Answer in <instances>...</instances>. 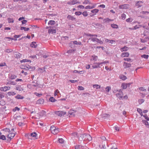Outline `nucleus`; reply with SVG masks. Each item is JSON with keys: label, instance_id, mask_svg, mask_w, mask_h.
Wrapping results in <instances>:
<instances>
[{"label": "nucleus", "instance_id": "obj_1", "mask_svg": "<svg viewBox=\"0 0 149 149\" xmlns=\"http://www.w3.org/2000/svg\"><path fill=\"white\" fill-rule=\"evenodd\" d=\"M100 139L101 140L100 141L101 144L99 145V147L104 149L106 148V146L107 145V142L106 141V138L105 137L102 136L101 137Z\"/></svg>", "mask_w": 149, "mask_h": 149}, {"label": "nucleus", "instance_id": "obj_2", "mask_svg": "<svg viewBox=\"0 0 149 149\" xmlns=\"http://www.w3.org/2000/svg\"><path fill=\"white\" fill-rule=\"evenodd\" d=\"M97 35H94V36L92 37H90L89 38V40H91L92 42H96L97 43H99L100 44H102L103 43L102 41L99 40L98 38H97Z\"/></svg>", "mask_w": 149, "mask_h": 149}, {"label": "nucleus", "instance_id": "obj_3", "mask_svg": "<svg viewBox=\"0 0 149 149\" xmlns=\"http://www.w3.org/2000/svg\"><path fill=\"white\" fill-rule=\"evenodd\" d=\"M50 130L51 132L54 134H57L59 132V129L53 125L51 127Z\"/></svg>", "mask_w": 149, "mask_h": 149}, {"label": "nucleus", "instance_id": "obj_4", "mask_svg": "<svg viewBox=\"0 0 149 149\" xmlns=\"http://www.w3.org/2000/svg\"><path fill=\"white\" fill-rule=\"evenodd\" d=\"M28 138L31 139L35 140L37 139V134L36 132H33L29 135Z\"/></svg>", "mask_w": 149, "mask_h": 149}, {"label": "nucleus", "instance_id": "obj_5", "mask_svg": "<svg viewBox=\"0 0 149 149\" xmlns=\"http://www.w3.org/2000/svg\"><path fill=\"white\" fill-rule=\"evenodd\" d=\"M16 134V132L15 130V129L13 128L10 131V140L12 139L15 136Z\"/></svg>", "mask_w": 149, "mask_h": 149}, {"label": "nucleus", "instance_id": "obj_6", "mask_svg": "<svg viewBox=\"0 0 149 149\" xmlns=\"http://www.w3.org/2000/svg\"><path fill=\"white\" fill-rule=\"evenodd\" d=\"M55 113L58 116H61L65 115L66 114V112L62 111H56Z\"/></svg>", "mask_w": 149, "mask_h": 149}, {"label": "nucleus", "instance_id": "obj_7", "mask_svg": "<svg viewBox=\"0 0 149 149\" xmlns=\"http://www.w3.org/2000/svg\"><path fill=\"white\" fill-rule=\"evenodd\" d=\"M123 93L122 91H119L118 93H117L116 94V97L120 100L122 99L123 97Z\"/></svg>", "mask_w": 149, "mask_h": 149}, {"label": "nucleus", "instance_id": "obj_8", "mask_svg": "<svg viewBox=\"0 0 149 149\" xmlns=\"http://www.w3.org/2000/svg\"><path fill=\"white\" fill-rule=\"evenodd\" d=\"M85 138L84 139V141H90L92 140V138L91 136L89 134H84Z\"/></svg>", "mask_w": 149, "mask_h": 149}, {"label": "nucleus", "instance_id": "obj_9", "mask_svg": "<svg viewBox=\"0 0 149 149\" xmlns=\"http://www.w3.org/2000/svg\"><path fill=\"white\" fill-rule=\"evenodd\" d=\"M129 7V5L127 4L120 5L119 6V8L120 9H126L128 8Z\"/></svg>", "mask_w": 149, "mask_h": 149}, {"label": "nucleus", "instance_id": "obj_10", "mask_svg": "<svg viewBox=\"0 0 149 149\" xmlns=\"http://www.w3.org/2000/svg\"><path fill=\"white\" fill-rule=\"evenodd\" d=\"M101 64H102V63H94L92 67L93 69L97 68L100 67V65Z\"/></svg>", "mask_w": 149, "mask_h": 149}, {"label": "nucleus", "instance_id": "obj_11", "mask_svg": "<svg viewBox=\"0 0 149 149\" xmlns=\"http://www.w3.org/2000/svg\"><path fill=\"white\" fill-rule=\"evenodd\" d=\"M131 83L125 84L123 83L122 84V87L124 89H126L127 87H129Z\"/></svg>", "mask_w": 149, "mask_h": 149}, {"label": "nucleus", "instance_id": "obj_12", "mask_svg": "<svg viewBox=\"0 0 149 149\" xmlns=\"http://www.w3.org/2000/svg\"><path fill=\"white\" fill-rule=\"evenodd\" d=\"M129 55V54L128 52H123L121 55V56L122 57H128Z\"/></svg>", "mask_w": 149, "mask_h": 149}, {"label": "nucleus", "instance_id": "obj_13", "mask_svg": "<svg viewBox=\"0 0 149 149\" xmlns=\"http://www.w3.org/2000/svg\"><path fill=\"white\" fill-rule=\"evenodd\" d=\"M123 66L125 68H129L131 66V64L130 63H127L124 62L123 64Z\"/></svg>", "mask_w": 149, "mask_h": 149}, {"label": "nucleus", "instance_id": "obj_14", "mask_svg": "<svg viewBox=\"0 0 149 149\" xmlns=\"http://www.w3.org/2000/svg\"><path fill=\"white\" fill-rule=\"evenodd\" d=\"M44 100L43 99H40L37 101L36 103L39 104H42L44 102Z\"/></svg>", "mask_w": 149, "mask_h": 149}, {"label": "nucleus", "instance_id": "obj_15", "mask_svg": "<svg viewBox=\"0 0 149 149\" xmlns=\"http://www.w3.org/2000/svg\"><path fill=\"white\" fill-rule=\"evenodd\" d=\"M56 33V30L53 29H50L48 31V33L49 34L55 33Z\"/></svg>", "mask_w": 149, "mask_h": 149}, {"label": "nucleus", "instance_id": "obj_16", "mask_svg": "<svg viewBox=\"0 0 149 149\" xmlns=\"http://www.w3.org/2000/svg\"><path fill=\"white\" fill-rule=\"evenodd\" d=\"M9 87L4 86V87L1 88L0 90L1 91H6L9 89Z\"/></svg>", "mask_w": 149, "mask_h": 149}, {"label": "nucleus", "instance_id": "obj_17", "mask_svg": "<svg viewBox=\"0 0 149 149\" xmlns=\"http://www.w3.org/2000/svg\"><path fill=\"white\" fill-rule=\"evenodd\" d=\"M67 18L69 19L72 21L76 19L73 16L70 15H68V16H67Z\"/></svg>", "mask_w": 149, "mask_h": 149}, {"label": "nucleus", "instance_id": "obj_18", "mask_svg": "<svg viewBox=\"0 0 149 149\" xmlns=\"http://www.w3.org/2000/svg\"><path fill=\"white\" fill-rule=\"evenodd\" d=\"M84 134L81 135L79 137V140L80 141H82V140L84 141V139L85 138Z\"/></svg>", "mask_w": 149, "mask_h": 149}, {"label": "nucleus", "instance_id": "obj_19", "mask_svg": "<svg viewBox=\"0 0 149 149\" xmlns=\"http://www.w3.org/2000/svg\"><path fill=\"white\" fill-rule=\"evenodd\" d=\"M129 49L128 47L126 46H125L123 47L122 48L120 49V51L121 52H125L127 51Z\"/></svg>", "mask_w": 149, "mask_h": 149}, {"label": "nucleus", "instance_id": "obj_20", "mask_svg": "<svg viewBox=\"0 0 149 149\" xmlns=\"http://www.w3.org/2000/svg\"><path fill=\"white\" fill-rule=\"evenodd\" d=\"M30 46L31 47L36 48L37 46V44L36 42H33L30 45Z\"/></svg>", "mask_w": 149, "mask_h": 149}, {"label": "nucleus", "instance_id": "obj_21", "mask_svg": "<svg viewBox=\"0 0 149 149\" xmlns=\"http://www.w3.org/2000/svg\"><path fill=\"white\" fill-rule=\"evenodd\" d=\"M119 77L120 79L123 80H125L127 78L126 76L123 74L120 75Z\"/></svg>", "mask_w": 149, "mask_h": 149}, {"label": "nucleus", "instance_id": "obj_22", "mask_svg": "<svg viewBox=\"0 0 149 149\" xmlns=\"http://www.w3.org/2000/svg\"><path fill=\"white\" fill-rule=\"evenodd\" d=\"M55 24V21L54 20H51L49 21L48 23V24L49 25H53Z\"/></svg>", "mask_w": 149, "mask_h": 149}, {"label": "nucleus", "instance_id": "obj_23", "mask_svg": "<svg viewBox=\"0 0 149 149\" xmlns=\"http://www.w3.org/2000/svg\"><path fill=\"white\" fill-rule=\"evenodd\" d=\"M21 56V54L18 52H16L15 54V57L17 58H20Z\"/></svg>", "mask_w": 149, "mask_h": 149}, {"label": "nucleus", "instance_id": "obj_24", "mask_svg": "<svg viewBox=\"0 0 149 149\" xmlns=\"http://www.w3.org/2000/svg\"><path fill=\"white\" fill-rule=\"evenodd\" d=\"M143 2L141 1H138L136 3V6H138V7H140L142 5Z\"/></svg>", "mask_w": 149, "mask_h": 149}, {"label": "nucleus", "instance_id": "obj_25", "mask_svg": "<svg viewBox=\"0 0 149 149\" xmlns=\"http://www.w3.org/2000/svg\"><path fill=\"white\" fill-rule=\"evenodd\" d=\"M73 43L77 45H82V43L81 42H78L77 41H72Z\"/></svg>", "mask_w": 149, "mask_h": 149}, {"label": "nucleus", "instance_id": "obj_26", "mask_svg": "<svg viewBox=\"0 0 149 149\" xmlns=\"http://www.w3.org/2000/svg\"><path fill=\"white\" fill-rule=\"evenodd\" d=\"M93 88H95L96 89H100L101 88L100 86L97 84L93 85Z\"/></svg>", "mask_w": 149, "mask_h": 149}, {"label": "nucleus", "instance_id": "obj_27", "mask_svg": "<svg viewBox=\"0 0 149 149\" xmlns=\"http://www.w3.org/2000/svg\"><path fill=\"white\" fill-rule=\"evenodd\" d=\"M3 131L5 132H7V137H8L9 133V129L8 128L4 129L3 130Z\"/></svg>", "mask_w": 149, "mask_h": 149}, {"label": "nucleus", "instance_id": "obj_28", "mask_svg": "<svg viewBox=\"0 0 149 149\" xmlns=\"http://www.w3.org/2000/svg\"><path fill=\"white\" fill-rule=\"evenodd\" d=\"M99 11V10L98 9H94L92 10H91V12L95 14L96 13L98 12Z\"/></svg>", "mask_w": 149, "mask_h": 149}, {"label": "nucleus", "instance_id": "obj_29", "mask_svg": "<svg viewBox=\"0 0 149 149\" xmlns=\"http://www.w3.org/2000/svg\"><path fill=\"white\" fill-rule=\"evenodd\" d=\"M92 59H91V60H93L95 61H96L97 58V56L93 55L92 56Z\"/></svg>", "mask_w": 149, "mask_h": 149}, {"label": "nucleus", "instance_id": "obj_30", "mask_svg": "<svg viewBox=\"0 0 149 149\" xmlns=\"http://www.w3.org/2000/svg\"><path fill=\"white\" fill-rule=\"evenodd\" d=\"M15 98L17 99H23L24 98L23 96H22L20 95H18L16 96Z\"/></svg>", "mask_w": 149, "mask_h": 149}, {"label": "nucleus", "instance_id": "obj_31", "mask_svg": "<svg viewBox=\"0 0 149 149\" xmlns=\"http://www.w3.org/2000/svg\"><path fill=\"white\" fill-rule=\"evenodd\" d=\"M49 100L52 102H55L56 101V100H55L53 97H51L49 98Z\"/></svg>", "mask_w": 149, "mask_h": 149}, {"label": "nucleus", "instance_id": "obj_32", "mask_svg": "<svg viewBox=\"0 0 149 149\" xmlns=\"http://www.w3.org/2000/svg\"><path fill=\"white\" fill-rule=\"evenodd\" d=\"M111 27L113 28L117 29L118 28V26L117 25L114 24L111 25Z\"/></svg>", "mask_w": 149, "mask_h": 149}, {"label": "nucleus", "instance_id": "obj_33", "mask_svg": "<svg viewBox=\"0 0 149 149\" xmlns=\"http://www.w3.org/2000/svg\"><path fill=\"white\" fill-rule=\"evenodd\" d=\"M21 30H24L25 31H27L29 30V29L28 28H26L24 27H21L20 29Z\"/></svg>", "mask_w": 149, "mask_h": 149}, {"label": "nucleus", "instance_id": "obj_34", "mask_svg": "<svg viewBox=\"0 0 149 149\" xmlns=\"http://www.w3.org/2000/svg\"><path fill=\"white\" fill-rule=\"evenodd\" d=\"M76 51V49H70V50H68L67 52V53H73V52H75Z\"/></svg>", "mask_w": 149, "mask_h": 149}, {"label": "nucleus", "instance_id": "obj_35", "mask_svg": "<svg viewBox=\"0 0 149 149\" xmlns=\"http://www.w3.org/2000/svg\"><path fill=\"white\" fill-rule=\"evenodd\" d=\"M94 7L95 6H86L85 8L86 9H91L94 8Z\"/></svg>", "mask_w": 149, "mask_h": 149}, {"label": "nucleus", "instance_id": "obj_36", "mask_svg": "<svg viewBox=\"0 0 149 149\" xmlns=\"http://www.w3.org/2000/svg\"><path fill=\"white\" fill-rule=\"evenodd\" d=\"M30 61H31L29 60L24 59L21 60L20 61V62L22 63L23 62H29Z\"/></svg>", "mask_w": 149, "mask_h": 149}, {"label": "nucleus", "instance_id": "obj_37", "mask_svg": "<svg viewBox=\"0 0 149 149\" xmlns=\"http://www.w3.org/2000/svg\"><path fill=\"white\" fill-rule=\"evenodd\" d=\"M58 142L60 143H64V141L63 139L60 138L59 139Z\"/></svg>", "mask_w": 149, "mask_h": 149}, {"label": "nucleus", "instance_id": "obj_38", "mask_svg": "<svg viewBox=\"0 0 149 149\" xmlns=\"http://www.w3.org/2000/svg\"><path fill=\"white\" fill-rule=\"evenodd\" d=\"M83 16L84 17H86L87 16L88 14L87 11H84L82 13Z\"/></svg>", "mask_w": 149, "mask_h": 149}, {"label": "nucleus", "instance_id": "obj_39", "mask_svg": "<svg viewBox=\"0 0 149 149\" xmlns=\"http://www.w3.org/2000/svg\"><path fill=\"white\" fill-rule=\"evenodd\" d=\"M141 26L139 25H136L134 27V29H139V28Z\"/></svg>", "mask_w": 149, "mask_h": 149}, {"label": "nucleus", "instance_id": "obj_40", "mask_svg": "<svg viewBox=\"0 0 149 149\" xmlns=\"http://www.w3.org/2000/svg\"><path fill=\"white\" fill-rule=\"evenodd\" d=\"M133 19L132 18H129L126 20V21L127 22H130L132 21Z\"/></svg>", "mask_w": 149, "mask_h": 149}, {"label": "nucleus", "instance_id": "obj_41", "mask_svg": "<svg viewBox=\"0 0 149 149\" xmlns=\"http://www.w3.org/2000/svg\"><path fill=\"white\" fill-rule=\"evenodd\" d=\"M141 57L142 58H143L146 59H147L148 57V55H141Z\"/></svg>", "mask_w": 149, "mask_h": 149}, {"label": "nucleus", "instance_id": "obj_42", "mask_svg": "<svg viewBox=\"0 0 149 149\" xmlns=\"http://www.w3.org/2000/svg\"><path fill=\"white\" fill-rule=\"evenodd\" d=\"M111 89L110 86H108L106 88V91L107 92H109Z\"/></svg>", "mask_w": 149, "mask_h": 149}, {"label": "nucleus", "instance_id": "obj_43", "mask_svg": "<svg viewBox=\"0 0 149 149\" xmlns=\"http://www.w3.org/2000/svg\"><path fill=\"white\" fill-rule=\"evenodd\" d=\"M19 110H20V109L19 108H18L17 107H16L15 108L13 109V112H15L17 110L18 111H19Z\"/></svg>", "mask_w": 149, "mask_h": 149}, {"label": "nucleus", "instance_id": "obj_44", "mask_svg": "<svg viewBox=\"0 0 149 149\" xmlns=\"http://www.w3.org/2000/svg\"><path fill=\"white\" fill-rule=\"evenodd\" d=\"M82 14V13L80 11L76 12L75 13V14L76 15H80Z\"/></svg>", "mask_w": 149, "mask_h": 149}, {"label": "nucleus", "instance_id": "obj_45", "mask_svg": "<svg viewBox=\"0 0 149 149\" xmlns=\"http://www.w3.org/2000/svg\"><path fill=\"white\" fill-rule=\"evenodd\" d=\"M0 139H2L3 140H5L6 139V138L4 135H2L0 137Z\"/></svg>", "mask_w": 149, "mask_h": 149}, {"label": "nucleus", "instance_id": "obj_46", "mask_svg": "<svg viewBox=\"0 0 149 149\" xmlns=\"http://www.w3.org/2000/svg\"><path fill=\"white\" fill-rule=\"evenodd\" d=\"M59 93V91L58 89L56 90L54 92V96H56Z\"/></svg>", "mask_w": 149, "mask_h": 149}, {"label": "nucleus", "instance_id": "obj_47", "mask_svg": "<svg viewBox=\"0 0 149 149\" xmlns=\"http://www.w3.org/2000/svg\"><path fill=\"white\" fill-rule=\"evenodd\" d=\"M78 89L79 90H84V88L82 86H79L78 87Z\"/></svg>", "mask_w": 149, "mask_h": 149}, {"label": "nucleus", "instance_id": "obj_48", "mask_svg": "<svg viewBox=\"0 0 149 149\" xmlns=\"http://www.w3.org/2000/svg\"><path fill=\"white\" fill-rule=\"evenodd\" d=\"M121 17L122 19H125L126 17V15L125 14H123L122 15Z\"/></svg>", "mask_w": 149, "mask_h": 149}, {"label": "nucleus", "instance_id": "obj_49", "mask_svg": "<svg viewBox=\"0 0 149 149\" xmlns=\"http://www.w3.org/2000/svg\"><path fill=\"white\" fill-rule=\"evenodd\" d=\"M82 147L81 146H75V149H81V148Z\"/></svg>", "mask_w": 149, "mask_h": 149}, {"label": "nucleus", "instance_id": "obj_50", "mask_svg": "<svg viewBox=\"0 0 149 149\" xmlns=\"http://www.w3.org/2000/svg\"><path fill=\"white\" fill-rule=\"evenodd\" d=\"M34 94H35L37 96L40 97L41 95H42V94H40L39 93H38L36 92H35L34 93Z\"/></svg>", "mask_w": 149, "mask_h": 149}, {"label": "nucleus", "instance_id": "obj_51", "mask_svg": "<svg viewBox=\"0 0 149 149\" xmlns=\"http://www.w3.org/2000/svg\"><path fill=\"white\" fill-rule=\"evenodd\" d=\"M89 3V1L88 0H86L83 2V4H87Z\"/></svg>", "mask_w": 149, "mask_h": 149}, {"label": "nucleus", "instance_id": "obj_52", "mask_svg": "<svg viewBox=\"0 0 149 149\" xmlns=\"http://www.w3.org/2000/svg\"><path fill=\"white\" fill-rule=\"evenodd\" d=\"M70 81L72 83H74L76 82H77L78 81L77 80H70Z\"/></svg>", "mask_w": 149, "mask_h": 149}, {"label": "nucleus", "instance_id": "obj_53", "mask_svg": "<svg viewBox=\"0 0 149 149\" xmlns=\"http://www.w3.org/2000/svg\"><path fill=\"white\" fill-rule=\"evenodd\" d=\"M16 78V76L15 75H11V79H15Z\"/></svg>", "mask_w": 149, "mask_h": 149}, {"label": "nucleus", "instance_id": "obj_54", "mask_svg": "<svg viewBox=\"0 0 149 149\" xmlns=\"http://www.w3.org/2000/svg\"><path fill=\"white\" fill-rule=\"evenodd\" d=\"M139 89L140 90H141L142 91H146V89H144L143 87H141L140 88H139Z\"/></svg>", "mask_w": 149, "mask_h": 149}, {"label": "nucleus", "instance_id": "obj_55", "mask_svg": "<svg viewBox=\"0 0 149 149\" xmlns=\"http://www.w3.org/2000/svg\"><path fill=\"white\" fill-rule=\"evenodd\" d=\"M77 8L81 9H84V7L82 5H79L77 6Z\"/></svg>", "mask_w": 149, "mask_h": 149}, {"label": "nucleus", "instance_id": "obj_56", "mask_svg": "<svg viewBox=\"0 0 149 149\" xmlns=\"http://www.w3.org/2000/svg\"><path fill=\"white\" fill-rule=\"evenodd\" d=\"M16 93L14 92H10V95H15Z\"/></svg>", "mask_w": 149, "mask_h": 149}, {"label": "nucleus", "instance_id": "obj_57", "mask_svg": "<svg viewBox=\"0 0 149 149\" xmlns=\"http://www.w3.org/2000/svg\"><path fill=\"white\" fill-rule=\"evenodd\" d=\"M105 68L106 70H111V68L110 67V68H109L107 66H106L105 67Z\"/></svg>", "mask_w": 149, "mask_h": 149}, {"label": "nucleus", "instance_id": "obj_58", "mask_svg": "<svg viewBox=\"0 0 149 149\" xmlns=\"http://www.w3.org/2000/svg\"><path fill=\"white\" fill-rule=\"evenodd\" d=\"M124 60L125 61H131V59L130 58H125L124 59Z\"/></svg>", "mask_w": 149, "mask_h": 149}, {"label": "nucleus", "instance_id": "obj_59", "mask_svg": "<svg viewBox=\"0 0 149 149\" xmlns=\"http://www.w3.org/2000/svg\"><path fill=\"white\" fill-rule=\"evenodd\" d=\"M21 72L22 73H24L25 75H26L27 74V73L26 72H25L24 70H22Z\"/></svg>", "mask_w": 149, "mask_h": 149}, {"label": "nucleus", "instance_id": "obj_60", "mask_svg": "<svg viewBox=\"0 0 149 149\" xmlns=\"http://www.w3.org/2000/svg\"><path fill=\"white\" fill-rule=\"evenodd\" d=\"M115 130L117 131H118L119 130V128L118 127L115 126L114 127Z\"/></svg>", "mask_w": 149, "mask_h": 149}, {"label": "nucleus", "instance_id": "obj_61", "mask_svg": "<svg viewBox=\"0 0 149 149\" xmlns=\"http://www.w3.org/2000/svg\"><path fill=\"white\" fill-rule=\"evenodd\" d=\"M98 7L102 8H105V6L104 4H102L99 6Z\"/></svg>", "mask_w": 149, "mask_h": 149}, {"label": "nucleus", "instance_id": "obj_62", "mask_svg": "<svg viewBox=\"0 0 149 149\" xmlns=\"http://www.w3.org/2000/svg\"><path fill=\"white\" fill-rule=\"evenodd\" d=\"M22 22L23 24H25L27 22V21L26 20H24L22 21Z\"/></svg>", "mask_w": 149, "mask_h": 149}, {"label": "nucleus", "instance_id": "obj_63", "mask_svg": "<svg viewBox=\"0 0 149 149\" xmlns=\"http://www.w3.org/2000/svg\"><path fill=\"white\" fill-rule=\"evenodd\" d=\"M72 41L69 44V47H72V44H73Z\"/></svg>", "mask_w": 149, "mask_h": 149}, {"label": "nucleus", "instance_id": "obj_64", "mask_svg": "<svg viewBox=\"0 0 149 149\" xmlns=\"http://www.w3.org/2000/svg\"><path fill=\"white\" fill-rule=\"evenodd\" d=\"M4 97V95H3L2 93H0V99H2Z\"/></svg>", "mask_w": 149, "mask_h": 149}]
</instances>
